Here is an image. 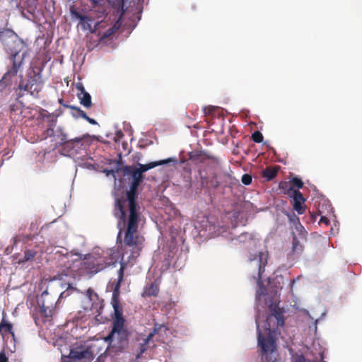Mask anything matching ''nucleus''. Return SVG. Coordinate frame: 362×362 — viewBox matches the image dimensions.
<instances>
[{
  "label": "nucleus",
  "mask_w": 362,
  "mask_h": 362,
  "mask_svg": "<svg viewBox=\"0 0 362 362\" xmlns=\"http://www.w3.org/2000/svg\"><path fill=\"white\" fill-rule=\"evenodd\" d=\"M125 175H130L132 181L129 189L127 191L126 197L115 198L113 215L118 219L117 226H126L124 244L132 249L130 259H136L142 249L143 237L138 235L139 221L140 218V206L136 202L138 187L144 179V175L133 165H125L122 168Z\"/></svg>",
  "instance_id": "nucleus-1"
},
{
  "label": "nucleus",
  "mask_w": 362,
  "mask_h": 362,
  "mask_svg": "<svg viewBox=\"0 0 362 362\" xmlns=\"http://www.w3.org/2000/svg\"><path fill=\"white\" fill-rule=\"evenodd\" d=\"M284 310L279 303L272 302L267 307V315L260 329L258 319L255 322L257 328V343L261 351L262 362H276L278 360L277 335L285 324Z\"/></svg>",
  "instance_id": "nucleus-2"
},
{
  "label": "nucleus",
  "mask_w": 362,
  "mask_h": 362,
  "mask_svg": "<svg viewBox=\"0 0 362 362\" xmlns=\"http://www.w3.org/2000/svg\"><path fill=\"white\" fill-rule=\"evenodd\" d=\"M114 314L112 315V327L105 341L115 348L117 351H122L128 345L129 332L125 327V319L123 317V310L120 305H112Z\"/></svg>",
  "instance_id": "nucleus-3"
},
{
  "label": "nucleus",
  "mask_w": 362,
  "mask_h": 362,
  "mask_svg": "<svg viewBox=\"0 0 362 362\" xmlns=\"http://www.w3.org/2000/svg\"><path fill=\"white\" fill-rule=\"evenodd\" d=\"M115 263L107 256L93 254L88 255L80 262L79 268L86 274L94 275Z\"/></svg>",
  "instance_id": "nucleus-4"
},
{
  "label": "nucleus",
  "mask_w": 362,
  "mask_h": 362,
  "mask_svg": "<svg viewBox=\"0 0 362 362\" xmlns=\"http://www.w3.org/2000/svg\"><path fill=\"white\" fill-rule=\"evenodd\" d=\"M42 68L35 66L28 73V80L21 81L18 88L21 90L28 92L31 95L37 98L39 93L42 90L44 81L42 78Z\"/></svg>",
  "instance_id": "nucleus-5"
},
{
  "label": "nucleus",
  "mask_w": 362,
  "mask_h": 362,
  "mask_svg": "<svg viewBox=\"0 0 362 362\" xmlns=\"http://www.w3.org/2000/svg\"><path fill=\"white\" fill-rule=\"evenodd\" d=\"M55 303L54 298L47 291L42 292L37 301L38 307L35 308L40 315V317H35L37 326L41 327L44 323L52 320L55 310Z\"/></svg>",
  "instance_id": "nucleus-6"
},
{
  "label": "nucleus",
  "mask_w": 362,
  "mask_h": 362,
  "mask_svg": "<svg viewBox=\"0 0 362 362\" xmlns=\"http://www.w3.org/2000/svg\"><path fill=\"white\" fill-rule=\"evenodd\" d=\"M68 358L72 362H91L94 358L92 346L80 345L72 348Z\"/></svg>",
  "instance_id": "nucleus-7"
},
{
  "label": "nucleus",
  "mask_w": 362,
  "mask_h": 362,
  "mask_svg": "<svg viewBox=\"0 0 362 362\" xmlns=\"http://www.w3.org/2000/svg\"><path fill=\"white\" fill-rule=\"evenodd\" d=\"M160 330H167V327L164 325L156 323L153 329L148 336L143 337L141 334H139L136 337V340L139 341L136 358H140L142 354L147 351L153 337Z\"/></svg>",
  "instance_id": "nucleus-8"
},
{
  "label": "nucleus",
  "mask_w": 362,
  "mask_h": 362,
  "mask_svg": "<svg viewBox=\"0 0 362 362\" xmlns=\"http://www.w3.org/2000/svg\"><path fill=\"white\" fill-rule=\"evenodd\" d=\"M189 159L195 165H214L218 166L220 163L219 159L204 151H194L189 154Z\"/></svg>",
  "instance_id": "nucleus-9"
},
{
  "label": "nucleus",
  "mask_w": 362,
  "mask_h": 362,
  "mask_svg": "<svg viewBox=\"0 0 362 362\" xmlns=\"http://www.w3.org/2000/svg\"><path fill=\"white\" fill-rule=\"evenodd\" d=\"M91 141V137L88 134L84 135L82 137L71 139L68 142L66 150L69 152L71 151V153H78L81 150L86 149L88 147Z\"/></svg>",
  "instance_id": "nucleus-10"
},
{
  "label": "nucleus",
  "mask_w": 362,
  "mask_h": 362,
  "mask_svg": "<svg viewBox=\"0 0 362 362\" xmlns=\"http://www.w3.org/2000/svg\"><path fill=\"white\" fill-rule=\"evenodd\" d=\"M11 60L12 62V66L8 69L3 76V79L6 81L10 80L11 77L15 76L17 74L18 70L23 66V57L20 56L18 53H16L11 57Z\"/></svg>",
  "instance_id": "nucleus-11"
},
{
  "label": "nucleus",
  "mask_w": 362,
  "mask_h": 362,
  "mask_svg": "<svg viewBox=\"0 0 362 362\" xmlns=\"http://www.w3.org/2000/svg\"><path fill=\"white\" fill-rule=\"evenodd\" d=\"M67 272H69V269L67 270ZM69 277L70 275L68 273H59L52 278V280H59L64 281V283H62L61 284L62 288L66 286V291L60 293L59 298H66L68 296H69L74 291L76 290V288L72 286V283L67 280V279Z\"/></svg>",
  "instance_id": "nucleus-12"
},
{
  "label": "nucleus",
  "mask_w": 362,
  "mask_h": 362,
  "mask_svg": "<svg viewBox=\"0 0 362 362\" xmlns=\"http://www.w3.org/2000/svg\"><path fill=\"white\" fill-rule=\"evenodd\" d=\"M126 267V264L121 262L120 268L117 272L118 278L117 282L115 284L112 296V305H119V288L121 286V283L123 281L124 278V272Z\"/></svg>",
  "instance_id": "nucleus-13"
},
{
  "label": "nucleus",
  "mask_w": 362,
  "mask_h": 362,
  "mask_svg": "<svg viewBox=\"0 0 362 362\" xmlns=\"http://www.w3.org/2000/svg\"><path fill=\"white\" fill-rule=\"evenodd\" d=\"M289 197L292 198L291 204L293 209L298 212V214H303L305 212V199L303 197L302 193L298 189L296 192H293Z\"/></svg>",
  "instance_id": "nucleus-14"
},
{
  "label": "nucleus",
  "mask_w": 362,
  "mask_h": 362,
  "mask_svg": "<svg viewBox=\"0 0 362 362\" xmlns=\"http://www.w3.org/2000/svg\"><path fill=\"white\" fill-rule=\"evenodd\" d=\"M177 162V158H169L164 159V160L150 162L146 164L138 163L139 168H136V169L140 172V173L141 175H144V173L148 171V170L154 168L157 166L165 165V164H168L170 163H173V164H176Z\"/></svg>",
  "instance_id": "nucleus-15"
},
{
  "label": "nucleus",
  "mask_w": 362,
  "mask_h": 362,
  "mask_svg": "<svg viewBox=\"0 0 362 362\" xmlns=\"http://www.w3.org/2000/svg\"><path fill=\"white\" fill-rule=\"evenodd\" d=\"M286 216L288 218L289 222L293 225L296 232L300 238L305 239L306 235V230L300 222L299 218L296 215L294 212L286 213Z\"/></svg>",
  "instance_id": "nucleus-16"
},
{
  "label": "nucleus",
  "mask_w": 362,
  "mask_h": 362,
  "mask_svg": "<svg viewBox=\"0 0 362 362\" xmlns=\"http://www.w3.org/2000/svg\"><path fill=\"white\" fill-rule=\"evenodd\" d=\"M71 12L73 17L80 21V25L83 30H90L91 32H93L92 23L93 21V19L92 18L83 15L74 9H71Z\"/></svg>",
  "instance_id": "nucleus-17"
},
{
  "label": "nucleus",
  "mask_w": 362,
  "mask_h": 362,
  "mask_svg": "<svg viewBox=\"0 0 362 362\" xmlns=\"http://www.w3.org/2000/svg\"><path fill=\"white\" fill-rule=\"evenodd\" d=\"M76 89L78 93H77V97L80 100V103L83 105L86 108H89L92 105L91 102V96L86 91L82 83H78L76 85Z\"/></svg>",
  "instance_id": "nucleus-18"
},
{
  "label": "nucleus",
  "mask_w": 362,
  "mask_h": 362,
  "mask_svg": "<svg viewBox=\"0 0 362 362\" xmlns=\"http://www.w3.org/2000/svg\"><path fill=\"white\" fill-rule=\"evenodd\" d=\"M69 140L70 139H69L67 134L62 127H59L56 129L54 141L57 144L62 146L64 149H66V146Z\"/></svg>",
  "instance_id": "nucleus-19"
},
{
  "label": "nucleus",
  "mask_w": 362,
  "mask_h": 362,
  "mask_svg": "<svg viewBox=\"0 0 362 362\" xmlns=\"http://www.w3.org/2000/svg\"><path fill=\"white\" fill-rule=\"evenodd\" d=\"M0 334L3 338L7 337L9 334L13 337H15L14 332H13V325L6 321L4 317L2 318L0 322Z\"/></svg>",
  "instance_id": "nucleus-20"
},
{
  "label": "nucleus",
  "mask_w": 362,
  "mask_h": 362,
  "mask_svg": "<svg viewBox=\"0 0 362 362\" xmlns=\"http://www.w3.org/2000/svg\"><path fill=\"white\" fill-rule=\"evenodd\" d=\"M159 293V286L158 284L154 281L150 284H147L144 287V290L143 292V297H151V296H157Z\"/></svg>",
  "instance_id": "nucleus-21"
},
{
  "label": "nucleus",
  "mask_w": 362,
  "mask_h": 362,
  "mask_svg": "<svg viewBox=\"0 0 362 362\" xmlns=\"http://www.w3.org/2000/svg\"><path fill=\"white\" fill-rule=\"evenodd\" d=\"M280 167L278 165L272 166V167H267L262 171L263 177L266 178L267 180L270 181L273 180L277 175L278 171Z\"/></svg>",
  "instance_id": "nucleus-22"
},
{
  "label": "nucleus",
  "mask_w": 362,
  "mask_h": 362,
  "mask_svg": "<svg viewBox=\"0 0 362 362\" xmlns=\"http://www.w3.org/2000/svg\"><path fill=\"white\" fill-rule=\"evenodd\" d=\"M303 251V246L300 243L298 238L293 233L292 252L293 254L300 255Z\"/></svg>",
  "instance_id": "nucleus-23"
},
{
  "label": "nucleus",
  "mask_w": 362,
  "mask_h": 362,
  "mask_svg": "<svg viewBox=\"0 0 362 362\" xmlns=\"http://www.w3.org/2000/svg\"><path fill=\"white\" fill-rule=\"evenodd\" d=\"M279 187L283 190L284 193L287 194L288 197L293 194V192H296L298 190L293 189V186H292L291 182H281Z\"/></svg>",
  "instance_id": "nucleus-24"
},
{
  "label": "nucleus",
  "mask_w": 362,
  "mask_h": 362,
  "mask_svg": "<svg viewBox=\"0 0 362 362\" xmlns=\"http://www.w3.org/2000/svg\"><path fill=\"white\" fill-rule=\"evenodd\" d=\"M57 122L56 118L52 117V122L49 123V127L45 131L44 136L45 138L47 137H54L56 134V130L54 129V126Z\"/></svg>",
  "instance_id": "nucleus-25"
},
{
  "label": "nucleus",
  "mask_w": 362,
  "mask_h": 362,
  "mask_svg": "<svg viewBox=\"0 0 362 362\" xmlns=\"http://www.w3.org/2000/svg\"><path fill=\"white\" fill-rule=\"evenodd\" d=\"M259 256V265H258V274L259 279H261V274L264 272V267L267 264V259L264 257V254L260 252Z\"/></svg>",
  "instance_id": "nucleus-26"
},
{
  "label": "nucleus",
  "mask_w": 362,
  "mask_h": 362,
  "mask_svg": "<svg viewBox=\"0 0 362 362\" xmlns=\"http://www.w3.org/2000/svg\"><path fill=\"white\" fill-rule=\"evenodd\" d=\"M216 174L218 176V180L223 182L222 186L227 187L230 183L231 176L228 173L219 172Z\"/></svg>",
  "instance_id": "nucleus-27"
},
{
  "label": "nucleus",
  "mask_w": 362,
  "mask_h": 362,
  "mask_svg": "<svg viewBox=\"0 0 362 362\" xmlns=\"http://www.w3.org/2000/svg\"><path fill=\"white\" fill-rule=\"evenodd\" d=\"M252 240V234L245 232L241 233L240 235H238L235 239L233 240L235 241V245L237 244V243H245L250 242Z\"/></svg>",
  "instance_id": "nucleus-28"
},
{
  "label": "nucleus",
  "mask_w": 362,
  "mask_h": 362,
  "mask_svg": "<svg viewBox=\"0 0 362 362\" xmlns=\"http://www.w3.org/2000/svg\"><path fill=\"white\" fill-rule=\"evenodd\" d=\"M37 254V252L35 250H25L24 252L23 259L21 262H25L32 260L35 258Z\"/></svg>",
  "instance_id": "nucleus-29"
},
{
  "label": "nucleus",
  "mask_w": 362,
  "mask_h": 362,
  "mask_svg": "<svg viewBox=\"0 0 362 362\" xmlns=\"http://www.w3.org/2000/svg\"><path fill=\"white\" fill-rule=\"evenodd\" d=\"M223 182L221 180H219L218 178V176L215 173L212 178L210 180V185L214 189L218 188L219 186L222 185Z\"/></svg>",
  "instance_id": "nucleus-30"
},
{
  "label": "nucleus",
  "mask_w": 362,
  "mask_h": 362,
  "mask_svg": "<svg viewBox=\"0 0 362 362\" xmlns=\"http://www.w3.org/2000/svg\"><path fill=\"white\" fill-rule=\"evenodd\" d=\"M291 184L292 186L297 187L298 189H300L303 187V182L302 180L298 177H293L291 180Z\"/></svg>",
  "instance_id": "nucleus-31"
},
{
  "label": "nucleus",
  "mask_w": 362,
  "mask_h": 362,
  "mask_svg": "<svg viewBox=\"0 0 362 362\" xmlns=\"http://www.w3.org/2000/svg\"><path fill=\"white\" fill-rule=\"evenodd\" d=\"M67 107L70 108V109H72L74 110H75L76 112H77V115L83 118V119H86V117H88V115H86V113L81 110L79 107H74V106H72V105H66Z\"/></svg>",
  "instance_id": "nucleus-32"
},
{
  "label": "nucleus",
  "mask_w": 362,
  "mask_h": 362,
  "mask_svg": "<svg viewBox=\"0 0 362 362\" xmlns=\"http://www.w3.org/2000/svg\"><path fill=\"white\" fill-rule=\"evenodd\" d=\"M252 139L255 143H261L263 141V135L259 131H256L252 134Z\"/></svg>",
  "instance_id": "nucleus-33"
},
{
  "label": "nucleus",
  "mask_w": 362,
  "mask_h": 362,
  "mask_svg": "<svg viewBox=\"0 0 362 362\" xmlns=\"http://www.w3.org/2000/svg\"><path fill=\"white\" fill-rule=\"evenodd\" d=\"M40 116L43 119L47 118L48 122L49 123L52 122V117H54L53 115L49 114V112L46 110H44V109H41V110L40 112Z\"/></svg>",
  "instance_id": "nucleus-34"
},
{
  "label": "nucleus",
  "mask_w": 362,
  "mask_h": 362,
  "mask_svg": "<svg viewBox=\"0 0 362 362\" xmlns=\"http://www.w3.org/2000/svg\"><path fill=\"white\" fill-rule=\"evenodd\" d=\"M241 181L244 185H248L252 182V176L249 174H244L242 176Z\"/></svg>",
  "instance_id": "nucleus-35"
},
{
  "label": "nucleus",
  "mask_w": 362,
  "mask_h": 362,
  "mask_svg": "<svg viewBox=\"0 0 362 362\" xmlns=\"http://www.w3.org/2000/svg\"><path fill=\"white\" fill-rule=\"evenodd\" d=\"M8 358L6 356L5 350L3 349L0 352V362H8Z\"/></svg>",
  "instance_id": "nucleus-36"
},
{
  "label": "nucleus",
  "mask_w": 362,
  "mask_h": 362,
  "mask_svg": "<svg viewBox=\"0 0 362 362\" xmlns=\"http://www.w3.org/2000/svg\"><path fill=\"white\" fill-rule=\"evenodd\" d=\"M104 172L107 176L111 175L114 177V180H116L115 171L114 170H105Z\"/></svg>",
  "instance_id": "nucleus-37"
},
{
  "label": "nucleus",
  "mask_w": 362,
  "mask_h": 362,
  "mask_svg": "<svg viewBox=\"0 0 362 362\" xmlns=\"http://www.w3.org/2000/svg\"><path fill=\"white\" fill-rule=\"evenodd\" d=\"M319 223H324L327 226L329 223V220L325 216H322L320 219Z\"/></svg>",
  "instance_id": "nucleus-38"
},
{
  "label": "nucleus",
  "mask_w": 362,
  "mask_h": 362,
  "mask_svg": "<svg viewBox=\"0 0 362 362\" xmlns=\"http://www.w3.org/2000/svg\"><path fill=\"white\" fill-rule=\"evenodd\" d=\"M112 34V29H109L105 33L103 34V35L100 37V40H104L109 36H110Z\"/></svg>",
  "instance_id": "nucleus-39"
},
{
  "label": "nucleus",
  "mask_w": 362,
  "mask_h": 362,
  "mask_svg": "<svg viewBox=\"0 0 362 362\" xmlns=\"http://www.w3.org/2000/svg\"><path fill=\"white\" fill-rule=\"evenodd\" d=\"M36 316L38 317H40V315L39 312L35 308L33 311V320L35 322Z\"/></svg>",
  "instance_id": "nucleus-40"
},
{
  "label": "nucleus",
  "mask_w": 362,
  "mask_h": 362,
  "mask_svg": "<svg viewBox=\"0 0 362 362\" xmlns=\"http://www.w3.org/2000/svg\"><path fill=\"white\" fill-rule=\"evenodd\" d=\"M86 120L88 121L91 124H98L97 122L94 119L90 118L88 116L86 117Z\"/></svg>",
  "instance_id": "nucleus-41"
},
{
  "label": "nucleus",
  "mask_w": 362,
  "mask_h": 362,
  "mask_svg": "<svg viewBox=\"0 0 362 362\" xmlns=\"http://www.w3.org/2000/svg\"><path fill=\"white\" fill-rule=\"evenodd\" d=\"M116 136L118 138V139H120L124 136V134L122 133V132L121 130L117 131L116 132Z\"/></svg>",
  "instance_id": "nucleus-42"
},
{
  "label": "nucleus",
  "mask_w": 362,
  "mask_h": 362,
  "mask_svg": "<svg viewBox=\"0 0 362 362\" xmlns=\"http://www.w3.org/2000/svg\"><path fill=\"white\" fill-rule=\"evenodd\" d=\"M212 109H213L212 107H209V108H208V110H209V111L207 112V111H206L207 108H206V107H204V111L205 114H207V113H208V114H210V113H211V111L212 110Z\"/></svg>",
  "instance_id": "nucleus-43"
},
{
  "label": "nucleus",
  "mask_w": 362,
  "mask_h": 362,
  "mask_svg": "<svg viewBox=\"0 0 362 362\" xmlns=\"http://www.w3.org/2000/svg\"><path fill=\"white\" fill-rule=\"evenodd\" d=\"M151 342L153 344V346H155V344H153V341L152 340Z\"/></svg>",
  "instance_id": "nucleus-44"
}]
</instances>
